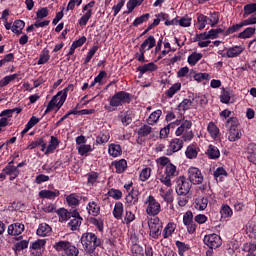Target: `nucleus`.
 <instances>
[{"label": "nucleus", "instance_id": "43", "mask_svg": "<svg viewBox=\"0 0 256 256\" xmlns=\"http://www.w3.org/2000/svg\"><path fill=\"white\" fill-rule=\"evenodd\" d=\"M207 16L203 14H199L197 17V23L199 24L198 29L199 31H203L205 27L207 26Z\"/></svg>", "mask_w": 256, "mask_h": 256}, {"label": "nucleus", "instance_id": "57", "mask_svg": "<svg viewBox=\"0 0 256 256\" xmlns=\"http://www.w3.org/2000/svg\"><path fill=\"white\" fill-rule=\"evenodd\" d=\"M66 201L70 207L79 205V199L75 197V194L67 196Z\"/></svg>", "mask_w": 256, "mask_h": 256}, {"label": "nucleus", "instance_id": "23", "mask_svg": "<svg viewBox=\"0 0 256 256\" xmlns=\"http://www.w3.org/2000/svg\"><path fill=\"white\" fill-rule=\"evenodd\" d=\"M108 153L112 157H119V155H121V153H123V150L121 149V145H119V144H110Z\"/></svg>", "mask_w": 256, "mask_h": 256}, {"label": "nucleus", "instance_id": "46", "mask_svg": "<svg viewBox=\"0 0 256 256\" xmlns=\"http://www.w3.org/2000/svg\"><path fill=\"white\" fill-rule=\"evenodd\" d=\"M21 111V108L7 109L0 113V117H13L14 113L19 114Z\"/></svg>", "mask_w": 256, "mask_h": 256}, {"label": "nucleus", "instance_id": "50", "mask_svg": "<svg viewBox=\"0 0 256 256\" xmlns=\"http://www.w3.org/2000/svg\"><path fill=\"white\" fill-rule=\"evenodd\" d=\"M97 51H99V46H93L88 54H87V57L84 61V65H87V63H89V61H91V59H93V56L95 55V53H97Z\"/></svg>", "mask_w": 256, "mask_h": 256}, {"label": "nucleus", "instance_id": "9", "mask_svg": "<svg viewBox=\"0 0 256 256\" xmlns=\"http://www.w3.org/2000/svg\"><path fill=\"white\" fill-rule=\"evenodd\" d=\"M204 244L207 245L209 249H218V247L223 244V240H221V236L217 234H210L204 237Z\"/></svg>", "mask_w": 256, "mask_h": 256}, {"label": "nucleus", "instance_id": "52", "mask_svg": "<svg viewBox=\"0 0 256 256\" xmlns=\"http://www.w3.org/2000/svg\"><path fill=\"white\" fill-rule=\"evenodd\" d=\"M49 16V9L47 7L41 8L36 12L37 19H45Z\"/></svg>", "mask_w": 256, "mask_h": 256}, {"label": "nucleus", "instance_id": "59", "mask_svg": "<svg viewBox=\"0 0 256 256\" xmlns=\"http://www.w3.org/2000/svg\"><path fill=\"white\" fill-rule=\"evenodd\" d=\"M108 195L113 197V199L119 200L123 197V192H121V190L111 189L109 190Z\"/></svg>", "mask_w": 256, "mask_h": 256}, {"label": "nucleus", "instance_id": "31", "mask_svg": "<svg viewBox=\"0 0 256 256\" xmlns=\"http://www.w3.org/2000/svg\"><path fill=\"white\" fill-rule=\"evenodd\" d=\"M59 146V140L55 136H51L50 143L46 149V153H53L55 149Z\"/></svg>", "mask_w": 256, "mask_h": 256}, {"label": "nucleus", "instance_id": "35", "mask_svg": "<svg viewBox=\"0 0 256 256\" xmlns=\"http://www.w3.org/2000/svg\"><path fill=\"white\" fill-rule=\"evenodd\" d=\"M149 17H151V15L149 13H146L136 18L132 24L133 27H139V25H143V23H145L146 21H149Z\"/></svg>", "mask_w": 256, "mask_h": 256}, {"label": "nucleus", "instance_id": "37", "mask_svg": "<svg viewBox=\"0 0 256 256\" xmlns=\"http://www.w3.org/2000/svg\"><path fill=\"white\" fill-rule=\"evenodd\" d=\"M165 175L168 177H177V167L173 164H168L165 167Z\"/></svg>", "mask_w": 256, "mask_h": 256}, {"label": "nucleus", "instance_id": "27", "mask_svg": "<svg viewBox=\"0 0 256 256\" xmlns=\"http://www.w3.org/2000/svg\"><path fill=\"white\" fill-rule=\"evenodd\" d=\"M194 99H184L177 107L178 111H189L193 105Z\"/></svg>", "mask_w": 256, "mask_h": 256}, {"label": "nucleus", "instance_id": "10", "mask_svg": "<svg viewBox=\"0 0 256 256\" xmlns=\"http://www.w3.org/2000/svg\"><path fill=\"white\" fill-rule=\"evenodd\" d=\"M181 149H183V140L174 138L169 143V150H167L166 155H172L177 153V151H181Z\"/></svg>", "mask_w": 256, "mask_h": 256}, {"label": "nucleus", "instance_id": "12", "mask_svg": "<svg viewBox=\"0 0 256 256\" xmlns=\"http://www.w3.org/2000/svg\"><path fill=\"white\" fill-rule=\"evenodd\" d=\"M25 231V225L21 223H15L8 226V235H21Z\"/></svg>", "mask_w": 256, "mask_h": 256}, {"label": "nucleus", "instance_id": "64", "mask_svg": "<svg viewBox=\"0 0 256 256\" xmlns=\"http://www.w3.org/2000/svg\"><path fill=\"white\" fill-rule=\"evenodd\" d=\"M45 240H36L30 247V249H34V251H37V249H41V247H45Z\"/></svg>", "mask_w": 256, "mask_h": 256}, {"label": "nucleus", "instance_id": "30", "mask_svg": "<svg viewBox=\"0 0 256 256\" xmlns=\"http://www.w3.org/2000/svg\"><path fill=\"white\" fill-rule=\"evenodd\" d=\"M207 129L208 133L211 135V137H213V139H217L219 137V128L217 125H215V123L210 122Z\"/></svg>", "mask_w": 256, "mask_h": 256}, {"label": "nucleus", "instance_id": "44", "mask_svg": "<svg viewBox=\"0 0 256 256\" xmlns=\"http://www.w3.org/2000/svg\"><path fill=\"white\" fill-rule=\"evenodd\" d=\"M93 15V10L89 9L79 20V25L85 26L91 19V16Z\"/></svg>", "mask_w": 256, "mask_h": 256}, {"label": "nucleus", "instance_id": "29", "mask_svg": "<svg viewBox=\"0 0 256 256\" xmlns=\"http://www.w3.org/2000/svg\"><path fill=\"white\" fill-rule=\"evenodd\" d=\"M133 221H135V214L131 212V210L126 208L124 220L122 221V223H124V225H131Z\"/></svg>", "mask_w": 256, "mask_h": 256}, {"label": "nucleus", "instance_id": "34", "mask_svg": "<svg viewBox=\"0 0 256 256\" xmlns=\"http://www.w3.org/2000/svg\"><path fill=\"white\" fill-rule=\"evenodd\" d=\"M177 91H181V83H175L172 85L167 91H166V96L171 99Z\"/></svg>", "mask_w": 256, "mask_h": 256}, {"label": "nucleus", "instance_id": "62", "mask_svg": "<svg viewBox=\"0 0 256 256\" xmlns=\"http://www.w3.org/2000/svg\"><path fill=\"white\" fill-rule=\"evenodd\" d=\"M109 139H110L109 134H102L100 136H97L96 143H98V145H103V143H107Z\"/></svg>", "mask_w": 256, "mask_h": 256}, {"label": "nucleus", "instance_id": "7", "mask_svg": "<svg viewBox=\"0 0 256 256\" xmlns=\"http://www.w3.org/2000/svg\"><path fill=\"white\" fill-rule=\"evenodd\" d=\"M176 193L177 195H187L191 191V182L187 181L185 177L181 176L176 180Z\"/></svg>", "mask_w": 256, "mask_h": 256}, {"label": "nucleus", "instance_id": "54", "mask_svg": "<svg viewBox=\"0 0 256 256\" xmlns=\"http://www.w3.org/2000/svg\"><path fill=\"white\" fill-rule=\"evenodd\" d=\"M256 11V3L247 4L244 6V17L246 15H251V13H255Z\"/></svg>", "mask_w": 256, "mask_h": 256}, {"label": "nucleus", "instance_id": "41", "mask_svg": "<svg viewBox=\"0 0 256 256\" xmlns=\"http://www.w3.org/2000/svg\"><path fill=\"white\" fill-rule=\"evenodd\" d=\"M83 221V218H72L70 222L68 223L69 227H71L72 231H77L79 227L81 226V222Z\"/></svg>", "mask_w": 256, "mask_h": 256}, {"label": "nucleus", "instance_id": "42", "mask_svg": "<svg viewBox=\"0 0 256 256\" xmlns=\"http://www.w3.org/2000/svg\"><path fill=\"white\" fill-rule=\"evenodd\" d=\"M57 214L59 215V221H67V219H71V214L65 208L57 210Z\"/></svg>", "mask_w": 256, "mask_h": 256}, {"label": "nucleus", "instance_id": "47", "mask_svg": "<svg viewBox=\"0 0 256 256\" xmlns=\"http://www.w3.org/2000/svg\"><path fill=\"white\" fill-rule=\"evenodd\" d=\"M247 233H250V237H252L253 239H256V222L255 221H251L248 223L247 226Z\"/></svg>", "mask_w": 256, "mask_h": 256}, {"label": "nucleus", "instance_id": "22", "mask_svg": "<svg viewBox=\"0 0 256 256\" xmlns=\"http://www.w3.org/2000/svg\"><path fill=\"white\" fill-rule=\"evenodd\" d=\"M243 47L241 46H234L232 48H229L226 52L227 57L233 58V57H239L243 53Z\"/></svg>", "mask_w": 256, "mask_h": 256}, {"label": "nucleus", "instance_id": "32", "mask_svg": "<svg viewBox=\"0 0 256 256\" xmlns=\"http://www.w3.org/2000/svg\"><path fill=\"white\" fill-rule=\"evenodd\" d=\"M13 161L9 162V164L3 169V172L6 175H14L13 179L17 177V167L12 165Z\"/></svg>", "mask_w": 256, "mask_h": 256}, {"label": "nucleus", "instance_id": "48", "mask_svg": "<svg viewBox=\"0 0 256 256\" xmlns=\"http://www.w3.org/2000/svg\"><path fill=\"white\" fill-rule=\"evenodd\" d=\"M176 246L178 247V253L180 256H184L185 251H189V245H187L181 241H177Z\"/></svg>", "mask_w": 256, "mask_h": 256}, {"label": "nucleus", "instance_id": "26", "mask_svg": "<svg viewBox=\"0 0 256 256\" xmlns=\"http://www.w3.org/2000/svg\"><path fill=\"white\" fill-rule=\"evenodd\" d=\"M201 59H203V54L193 52L190 56H188V63H189V65H191L193 67V66L197 65V63H199V61H201Z\"/></svg>", "mask_w": 256, "mask_h": 256}, {"label": "nucleus", "instance_id": "45", "mask_svg": "<svg viewBox=\"0 0 256 256\" xmlns=\"http://www.w3.org/2000/svg\"><path fill=\"white\" fill-rule=\"evenodd\" d=\"M185 153H186V157L188 159H195V158H197V149L195 148L194 145L188 146Z\"/></svg>", "mask_w": 256, "mask_h": 256}, {"label": "nucleus", "instance_id": "60", "mask_svg": "<svg viewBox=\"0 0 256 256\" xmlns=\"http://www.w3.org/2000/svg\"><path fill=\"white\" fill-rule=\"evenodd\" d=\"M183 223L184 225H189L190 223H193V212L188 211L184 214Z\"/></svg>", "mask_w": 256, "mask_h": 256}, {"label": "nucleus", "instance_id": "56", "mask_svg": "<svg viewBox=\"0 0 256 256\" xmlns=\"http://www.w3.org/2000/svg\"><path fill=\"white\" fill-rule=\"evenodd\" d=\"M220 213L224 219H227V217H231V215H233V210H231V207L226 205L222 207Z\"/></svg>", "mask_w": 256, "mask_h": 256}, {"label": "nucleus", "instance_id": "38", "mask_svg": "<svg viewBox=\"0 0 256 256\" xmlns=\"http://www.w3.org/2000/svg\"><path fill=\"white\" fill-rule=\"evenodd\" d=\"M252 35H255V28L248 27L243 32H241L238 37L239 39H249Z\"/></svg>", "mask_w": 256, "mask_h": 256}, {"label": "nucleus", "instance_id": "4", "mask_svg": "<svg viewBox=\"0 0 256 256\" xmlns=\"http://www.w3.org/2000/svg\"><path fill=\"white\" fill-rule=\"evenodd\" d=\"M109 103L111 107H121V105L131 103V94L119 91L110 98Z\"/></svg>", "mask_w": 256, "mask_h": 256}, {"label": "nucleus", "instance_id": "1", "mask_svg": "<svg viewBox=\"0 0 256 256\" xmlns=\"http://www.w3.org/2000/svg\"><path fill=\"white\" fill-rule=\"evenodd\" d=\"M80 241L85 253L90 256L95 255L97 247H101L102 245L101 240L92 232L82 234Z\"/></svg>", "mask_w": 256, "mask_h": 256}, {"label": "nucleus", "instance_id": "63", "mask_svg": "<svg viewBox=\"0 0 256 256\" xmlns=\"http://www.w3.org/2000/svg\"><path fill=\"white\" fill-rule=\"evenodd\" d=\"M241 27H243L242 23L233 25L226 30L225 35H231V33H236V31H239Z\"/></svg>", "mask_w": 256, "mask_h": 256}, {"label": "nucleus", "instance_id": "8", "mask_svg": "<svg viewBox=\"0 0 256 256\" xmlns=\"http://www.w3.org/2000/svg\"><path fill=\"white\" fill-rule=\"evenodd\" d=\"M188 179L192 185H201L203 183V174L199 168L191 167L188 170Z\"/></svg>", "mask_w": 256, "mask_h": 256}, {"label": "nucleus", "instance_id": "55", "mask_svg": "<svg viewBox=\"0 0 256 256\" xmlns=\"http://www.w3.org/2000/svg\"><path fill=\"white\" fill-rule=\"evenodd\" d=\"M151 177V168H144L140 173V181H147Z\"/></svg>", "mask_w": 256, "mask_h": 256}, {"label": "nucleus", "instance_id": "36", "mask_svg": "<svg viewBox=\"0 0 256 256\" xmlns=\"http://www.w3.org/2000/svg\"><path fill=\"white\" fill-rule=\"evenodd\" d=\"M116 173H123L127 169V160L121 159L118 162H115Z\"/></svg>", "mask_w": 256, "mask_h": 256}, {"label": "nucleus", "instance_id": "11", "mask_svg": "<svg viewBox=\"0 0 256 256\" xmlns=\"http://www.w3.org/2000/svg\"><path fill=\"white\" fill-rule=\"evenodd\" d=\"M148 225L150 229V237L159 239L161 231H163V226L161 224H156L155 222H150Z\"/></svg>", "mask_w": 256, "mask_h": 256}, {"label": "nucleus", "instance_id": "13", "mask_svg": "<svg viewBox=\"0 0 256 256\" xmlns=\"http://www.w3.org/2000/svg\"><path fill=\"white\" fill-rule=\"evenodd\" d=\"M193 127V122L191 120H184L180 126L176 130V136L181 137L185 132H187L188 129H191Z\"/></svg>", "mask_w": 256, "mask_h": 256}, {"label": "nucleus", "instance_id": "61", "mask_svg": "<svg viewBox=\"0 0 256 256\" xmlns=\"http://www.w3.org/2000/svg\"><path fill=\"white\" fill-rule=\"evenodd\" d=\"M123 125H131L133 122V117L131 116V112H126L124 117L121 118Z\"/></svg>", "mask_w": 256, "mask_h": 256}, {"label": "nucleus", "instance_id": "40", "mask_svg": "<svg viewBox=\"0 0 256 256\" xmlns=\"http://www.w3.org/2000/svg\"><path fill=\"white\" fill-rule=\"evenodd\" d=\"M17 74H12L9 76H6L0 80V87H7L11 83V81H15L17 79Z\"/></svg>", "mask_w": 256, "mask_h": 256}, {"label": "nucleus", "instance_id": "3", "mask_svg": "<svg viewBox=\"0 0 256 256\" xmlns=\"http://www.w3.org/2000/svg\"><path fill=\"white\" fill-rule=\"evenodd\" d=\"M226 127L229 129V141H239L242 137L241 130L239 129V119L237 117H231L226 121Z\"/></svg>", "mask_w": 256, "mask_h": 256}, {"label": "nucleus", "instance_id": "53", "mask_svg": "<svg viewBox=\"0 0 256 256\" xmlns=\"http://www.w3.org/2000/svg\"><path fill=\"white\" fill-rule=\"evenodd\" d=\"M132 254L133 256H145V252L143 251V247L135 244L132 246Z\"/></svg>", "mask_w": 256, "mask_h": 256}, {"label": "nucleus", "instance_id": "25", "mask_svg": "<svg viewBox=\"0 0 256 256\" xmlns=\"http://www.w3.org/2000/svg\"><path fill=\"white\" fill-rule=\"evenodd\" d=\"M162 114H163V112L161 110H156V111L152 112L147 119L148 125H155V123H157V121H159V118L161 117Z\"/></svg>", "mask_w": 256, "mask_h": 256}, {"label": "nucleus", "instance_id": "51", "mask_svg": "<svg viewBox=\"0 0 256 256\" xmlns=\"http://www.w3.org/2000/svg\"><path fill=\"white\" fill-rule=\"evenodd\" d=\"M209 21V25H211V27H215L217 23H219V12L211 13Z\"/></svg>", "mask_w": 256, "mask_h": 256}, {"label": "nucleus", "instance_id": "18", "mask_svg": "<svg viewBox=\"0 0 256 256\" xmlns=\"http://www.w3.org/2000/svg\"><path fill=\"white\" fill-rule=\"evenodd\" d=\"M155 37L154 36H149L147 39H145L143 41V43L140 45V49L142 51H145V49L147 48V45H148V48H147V51H151V49H153V47H155Z\"/></svg>", "mask_w": 256, "mask_h": 256}, {"label": "nucleus", "instance_id": "21", "mask_svg": "<svg viewBox=\"0 0 256 256\" xmlns=\"http://www.w3.org/2000/svg\"><path fill=\"white\" fill-rule=\"evenodd\" d=\"M137 71L140 72V75H143L149 71H157V65H155L153 62H150L143 66H138Z\"/></svg>", "mask_w": 256, "mask_h": 256}, {"label": "nucleus", "instance_id": "24", "mask_svg": "<svg viewBox=\"0 0 256 256\" xmlns=\"http://www.w3.org/2000/svg\"><path fill=\"white\" fill-rule=\"evenodd\" d=\"M207 154L209 159H219V157H221V152H219V148L214 145H209Z\"/></svg>", "mask_w": 256, "mask_h": 256}, {"label": "nucleus", "instance_id": "5", "mask_svg": "<svg viewBox=\"0 0 256 256\" xmlns=\"http://www.w3.org/2000/svg\"><path fill=\"white\" fill-rule=\"evenodd\" d=\"M54 249L56 251H64L63 256H77L79 255V249L73 245L69 241H59L54 245Z\"/></svg>", "mask_w": 256, "mask_h": 256}, {"label": "nucleus", "instance_id": "28", "mask_svg": "<svg viewBox=\"0 0 256 256\" xmlns=\"http://www.w3.org/2000/svg\"><path fill=\"white\" fill-rule=\"evenodd\" d=\"M231 95H233V91L223 89L220 95L221 103H224L225 105H227L229 101H231Z\"/></svg>", "mask_w": 256, "mask_h": 256}, {"label": "nucleus", "instance_id": "39", "mask_svg": "<svg viewBox=\"0 0 256 256\" xmlns=\"http://www.w3.org/2000/svg\"><path fill=\"white\" fill-rule=\"evenodd\" d=\"M151 131H153V128L147 124H144L139 128L138 135L139 137H147V135H150Z\"/></svg>", "mask_w": 256, "mask_h": 256}, {"label": "nucleus", "instance_id": "33", "mask_svg": "<svg viewBox=\"0 0 256 256\" xmlns=\"http://www.w3.org/2000/svg\"><path fill=\"white\" fill-rule=\"evenodd\" d=\"M175 232V223H168L164 228L163 237L164 239H168Z\"/></svg>", "mask_w": 256, "mask_h": 256}, {"label": "nucleus", "instance_id": "19", "mask_svg": "<svg viewBox=\"0 0 256 256\" xmlns=\"http://www.w3.org/2000/svg\"><path fill=\"white\" fill-rule=\"evenodd\" d=\"M123 203L116 202L114 209H113V217H115L118 221L123 219Z\"/></svg>", "mask_w": 256, "mask_h": 256}, {"label": "nucleus", "instance_id": "6", "mask_svg": "<svg viewBox=\"0 0 256 256\" xmlns=\"http://www.w3.org/2000/svg\"><path fill=\"white\" fill-rule=\"evenodd\" d=\"M146 205V213L149 217H155V215H159V213H161V204L157 202L155 197L150 195L146 201Z\"/></svg>", "mask_w": 256, "mask_h": 256}, {"label": "nucleus", "instance_id": "20", "mask_svg": "<svg viewBox=\"0 0 256 256\" xmlns=\"http://www.w3.org/2000/svg\"><path fill=\"white\" fill-rule=\"evenodd\" d=\"M87 209L89 215H93V217H97L101 213V207L95 201L89 202Z\"/></svg>", "mask_w": 256, "mask_h": 256}, {"label": "nucleus", "instance_id": "15", "mask_svg": "<svg viewBox=\"0 0 256 256\" xmlns=\"http://www.w3.org/2000/svg\"><path fill=\"white\" fill-rule=\"evenodd\" d=\"M59 195H61L59 190H42L39 192V197H41L42 199H55V197H59Z\"/></svg>", "mask_w": 256, "mask_h": 256}, {"label": "nucleus", "instance_id": "58", "mask_svg": "<svg viewBox=\"0 0 256 256\" xmlns=\"http://www.w3.org/2000/svg\"><path fill=\"white\" fill-rule=\"evenodd\" d=\"M89 151H92L91 149V145H87V144H81L78 147V153L79 155H87V153H89Z\"/></svg>", "mask_w": 256, "mask_h": 256}, {"label": "nucleus", "instance_id": "49", "mask_svg": "<svg viewBox=\"0 0 256 256\" xmlns=\"http://www.w3.org/2000/svg\"><path fill=\"white\" fill-rule=\"evenodd\" d=\"M29 247V241L22 240L14 245V251H23Z\"/></svg>", "mask_w": 256, "mask_h": 256}, {"label": "nucleus", "instance_id": "17", "mask_svg": "<svg viewBox=\"0 0 256 256\" xmlns=\"http://www.w3.org/2000/svg\"><path fill=\"white\" fill-rule=\"evenodd\" d=\"M139 190L132 189L128 195L126 196L127 203H131L132 205H135L139 201Z\"/></svg>", "mask_w": 256, "mask_h": 256}, {"label": "nucleus", "instance_id": "14", "mask_svg": "<svg viewBox=\"0 0 256 256\" xmlns=\"http://www.w3.org/2000/svg\"><path fill=\"white\" fill-rule=\"evenodd\" d=\"M51 231V226L46 223H42L39 225L36 233L39 235V237H47L51 235Z\"/></svg>", "mask_w": 256, "mask_h": 256}, {"label": "nucleus", "instance_id": "16", "mask_svg": "<svg viewBox=\"0 0 256 256\" xmlns=\"http://www.w3.org/2000/svg\"><path fill=\"white\" fill-rule=\"evenodd\" d=\"M207 205H209V199L206 197H200L195 200L194 207L199 211H205V209H207Z\"/></svg>", "mask_w": 256, "mask_h": 256}, {"label": "nucleus", "instance_id": "2", "mask_svg": "<svg viewBox=\"0 0 256 256\" xmlns=\"http://www.w3.org/2000/svg\"><path fill=\"white\" fill-rule=\"evenodd\" d=\"M69 91H73V84H70L64 90L59 91L55 96L52 97V99L47 105L44 115H47V113H50V111H53L55 107H58V109H61L65 101H67V93H69Z\"/></svg>", "mask_w": 256, "mask_h": 256}]
</instances>
